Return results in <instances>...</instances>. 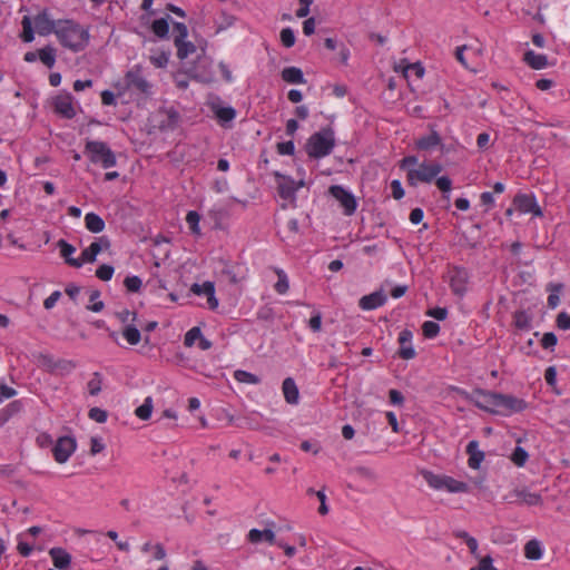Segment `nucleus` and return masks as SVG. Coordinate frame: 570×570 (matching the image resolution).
<instances>
[{"label": "nucleus", "instance_id": "1", "mask_svg": "<svg viewBox=\"0 0 570 570\" xmlns=\"http://www.w3.org/2000/svg\"><path fill=\"white\" fill-rule=\"evenodd\" d=\"M476 396L475 405L491 413L511 414L525 410L527 402L523 399L510 394L490 392L484 390H474Z\"/></svg>", "mask_w": 570, "mask_h": 570}, {"label": "nucleus", "instance_id": "2", "mask_svg": "<svg viewBox=\"0 0 570 570\" xmlns=\"http://www.w3.org/2000/svg\"><path fill=\"white\" fill-rule=\"evenodd\" d=\"M56 37L59 43L72 52H80L89 43V29L72 19H60Z\"/></svg>", "mask_w": 570, "mask_h": 570}, {"label": "nucleus", "instance_id": "3", "mask_svg": "<svg viewBox=\"0 0 570 570\" xmlns=\"http://www.w3.org/2000/svg\"><path fill=\"white\" fill-rule=\"evenodd\" d=\"M423 478L426 483L435 490L445 489L451 493H464L469 491V485L465 482L455 480L452 476L440 475L434 474L431 471H424Z\"/></svg>", "mask_w": 570, "mask_h": 570}, {"label": "nucleus", "instance_id": "4", "mask_svg": "<svg viewBox=\"0 0 570 570\" xmlns=\"http://www.w3.org/2000/svg\"><path fill=\"white\" fill-rule=\"evenodd\" d=\"M443 170V166L439 163H422L417 168L407 170V181L412 186L417 183H431Z\"/></svg>", "mask_w": 570, "mask_h": 570}, {"label": "nucleus", "instance_id": "5", "mask_svg": "<svg viewBox=\"0 0 570 570\" xmlns=\"http://www.w3.org/2000/svg\"><path fill=\"white\" fill-rule=\"evenodd\" d=\"M212 65V59L205 55L203 49V55L198 56L196 61L187 69V75L196 81L210 83L214 81Z\"/></svg>", "mask_w": 570, "mask_h": 570}, {"label": "nucleus", "instance_id": "6", "mask_svg": "<svg viewBox=\"0 0 570 570\" xmlns=\"http://www.w3.org/2000/svg\"><path fill=\"white\" fill-rule=\"evenodd\" d=\"M86 153L92 163H99L104 168H109L116 165L115 154L107 147V145H85Z\"/></svg>", "mask_w": 570, "mask_h": 570}, {"label": "nucleus", "instance_id": "7", "mask_svg": "<svg viewBox=\"0 0 570 570\" xmlns=\"http://www.w3.org/2000/svg\"><path fill=\"white\" fill-rule=\"evenodd\" d=\"M328 193L340 203L346 216L355 213L357 203L352 193L340 185L331 186Z\"/></svg>", "mask_w": 570, "mask_h": 570}, {"label": "nucleus", "instance_id": "8", "mask_svg": "<svg viewBox=\"0 0 570 570\" xmlns=\"http://www.w3.org/2000/svg\"><path fill=\"white\" fill-rule=\"evenodd\" d=\"M507 503H524L527 505H539L542 503V497L539 493L530 492L528 489H513L504 495Z\"/></svg>", "mask_w": 570, "mask_h": 570}, {"label": "nucleus", "instance_id": "9", "mask_svg": "<svg viewBox=\"0 0 570 570\" xmlns=\"http://www.w3.org/2000/svg\"><path fill=\"white\" fill-rule=\"evenodd\" d=\"M274 177L278 180L277 191L282 199L289 202L292 205L296 203V181L291 177L274 171Z\"/></svg>", "mask_w": 570, "mask_h": 570}, {"label": "nucleus", "instance_id": "10", "mask_svg": "<svg viewBox=\"0 0 570 570\" xmlns=\"http://www.w3.org/2000/svg\"><path fill=\"white\" fill-rule=\"evenodd\" d=\"M513 206L522 214L531 213L537 217H541L543 215L533 194H517L513 198Z\"/></svg>", "mask_w": 570, "mask_h": 570}, {"label": "nucleus", "instance_id": "11", "mask_svg": "<svg viewBox=\"0 0 570 570\" xmlns=\"http://www.w3.org/2000/svg\"><path fill=\"white\" fill-rule=\"evenodd\" d=\"M52 107L56 114L66 119H71L76 116L73 107V97L70 92H62L52 99Z\"/></svg>", "mask_w": 570, "mask_h": 570}, {"label": "nucleus", "instance_id": "12", "mask_svg": "<svg viewBox=\"0 0 570 570\" xmlns=\"http://www.w3.org/2000/svg\"><path fill=\"white\" fill-rule=\"evenodd\" d=\"M469 272L464 267L454 266L450 269V287L452 292L462 297L468 289Z\"/></svg>", "mask_w": 570, "mask_h": 570}, {"label": "nucleus", "instance_id": "13", "mask_svg": "<svg viewBox=\"0 0 570 570\" xmlns=\"http://www.w3.org/2000/svg\"><path fill=\"white\" fill-rule=\"evenodd\" d=\"M125 82L129 89L140 94H149L150 91V83L142 76V71L139 66H135L126 72Z\"/></svg>", "mask_w": 570, "mask_h": 570}, {"label": "nucleus", "instance_id": "14", "mask_svg": "<svg viewBox=\"0 0 570 570\" xmlns=\"http://www.w3.org/2000/svg\"><path fill=\"white\" fill-rule=\"evenodd\" d=\"M76 450V440L69 436H61L57 440L52 453L58 463H65Z\"/></svg>", "mask_w": 570, "mask_h": 570}, {"label": "nucleus", "instance_id": "15", "mask_svg": "<svg viewBox=\"0 0 570 570\" xmlns=\"http://www.w3.org/2000/svg\"><path fill=\"white\" fill-rule=\"evenodd\" d=\"M33 22L37 32L40 36H48L50 33L56 35V31L58 30V24L60 23V19L52 20L48 11L45 9L33 18Z\"/></svg>", "mask_w": 570, "mask_h": 570}, {"label": "nucleus", "instance_id": "16", "mask_svg": "<svg viewBox=\"0 0 570 570\" xmlns=\"http://www.w3.org/2000/svg\"><path fill=\"white\" fill-rule=\"evenodd\" d=\"M386 299L385 293L383 289H380L361 297L358 306L364 311H371L384 305Z\"/></svg>", "mask_w": 570, "mask_h": 570}, {"label": "nucleus", "instance_id": "17", "mask_svg": "<svg viewBox=\"0 0 570 570\" xmlns=\"http://www.w3.org/2000/svg\"><path fill=\"white\" fill-rule=\"evenodd\" d=\"M412 332L410 330H403L399 335V343L401 345L399 355L403 360H411L415 357V351L411 345Z\"/></svg>", "mask_w": 570, "mask_h": 570}, {"label": "nucleus", "instance_id": "18", "mask_svg": "<svg viewBox=\"0 0 570 570\" xmlns=\"http://www.w3.org/2000/svg\"><path fill=\"white\" fill-rule=\"evenodd\" d=\"M49 554L52 559L53 566L59 570H69L71 563V556L62 548H51Z\"/></svg>", "mask_w": 570, "mask_h": 570}, {"label": "nucleus", "instance_id": "19", "mask_svg": "<svg viewBox=\"0 0 570 570\" xmlns=\"http://www.w3.org/2000/svg\"><path fill=\"white\" fill-rule=\"evenodd\" d=\"M466 453L469 454V466L473 470L479 469L485 455L484 452L479 449V442L476 440H472L468 443Z\"/></svg>", "mask_w": 570, "mask_h": 570}, {"label": "nucleus", "instance_id": "20", "mask_svg": "<svg viewBox=\"0 0 570 570\" xmlns=\"http://www.w3.org/2000/svg\"><path fill=\"white\" fill-rule=\"evenodd\" d=\"M523 61L534 70H541L549 66L547 56L537 53L533 50H528L524 52Z\"/></svg>", "mask_w": 570, "mask_h": 570}, {"label": "nucleus", "instance_id": "21", "mask_svg": "<svg viewBox=\"0 0 570 570\" xmlns=\"http://www.w3.org/2000/svg\"><path fill=\"white\" fill-rule=\"evenodd\" d=\"M57 246L60 249L61 256L65 258L66 263L75 268L81 267V262L79 258H73L71 255L76 252L75 246L66 242L65 239H60L57 243Z\"/></svg>", "mask_w": 570, "mask_h": 570}, {"label": "nucleus", "instance_id": "22", "mask_svg": "<svg viewBox=\"0 0 570 570\" xmlns=\"http://www.w3.org/2000/svg\"><path fill=\"white\" fill-rule=\"evenodd\" d=\"M247 539L250 543L254 544H257L263 540L267 541L269 544L276 543L275 533L269 529H265L263 531L258 529H252L247 534Z\"/></svg>", "mask_w": 570, "mask_h": 570}, {"label": "nucleus", "instance_id": "23", "mask_svg": "<svg viewBox=\"0 0 570 570\" xmlns=\"http://www.w3.org/2000/svg\"><path fill=\"white\" fill-rule=\"evenodd\" d=\"M306 142H335V134L331 124L321 127L320 130L315 131Z\"/></svg>", "mask_w": 570, "mask_h": 570}, {"label": "nucleus", "instance_id": "24", "mask_svg": "<svg viewBox=\"0 0 570 570\" xmlns=\"http://www.w3.org/2000/svg\"><path fill=\"white\" fill-rule=\"evenodd\" d=\"M282 389H283L284 397L287 403L296 404L298 402V396H299L298 389L296 386L295 381L292 377H286L283 381Z\"/></svg>", "mask_w": 570, "mask_h": 570}, {"label": "nucleus", "instance_id": "25", "mask_svg": "<svg viewBox=\"0 0 570 570\" xmlns=\"http://www.w3.org/2000/svg\"><path fill=\"white\" fill-rule=\"evenodd\" d=\"M85 226L90 233L98 234L105 229L106 224L99 215L91 212L85 216Z\"/></svg>", "mask_w": 570, "mask_h": 570}, {"label": "nucleus", "instance_id": "26", "mask_svg": "<svg viewBox=\"0 0 570 570\" xmlns=\"http://www.w3.org/2000/svg\"><path fill=\"white\" fill-rule=\"evenodd\" d=\"M282 79L288 83H305L303 71L297 67H286L282 70Z\"/></svg>", "mask_w": 570, "mask_h": 570}, {"label": "nucleus", "instance_id": "27", "mask_svg": "<svg viewBox=\"0 0 570 570\" xmlns=\"http://www.w3.org/2000/svg\"><path fill=\"white\" fill-rule=\"evenodd\" d=\"M170 17L156 19L151 23V31L160 39H168Z\"/></svg>", "mask_w": 570, "mask_h": 570}, {"label": "nucleus", "instance_id": "28", "mask_svg": "<svg viewBox=\"0 0 570 570\" xmlns=\"http://www.w3.org/2000/svg\"><path fill=\"white\" fill-rule=\"evenodd\" d=\"M214 111H215V116H216L218 122L222 126H227V124H229L236 117V110L230 106H228V107L216 106L214 108Z\"/></svg>", "mask_w": 570, "mask_h": 570}, {"label": "nucleus", "instance_id": "29", "mask_svg": "<svg viewBox=\"0 0 570 570\" xmlns=\"http://www.w3.org/2000/svg\"><path fill=\"white\" fill-rule=\"evenodd\" d=\"M40 61L48 68H52L56 63L57 50L48 45L38 50Z\"/></svg>", "mask_w": 570, "mask_h": 570}, {"label": "nucleus", "instance_id": "30", "mask_svg": "<svg viewBox=\"0 0 570 570\" xmlns=\"http://www.w3.org/2000/svg\"><path fill=\"white\" fill-rule=\"evenodd\" d=\"M563 289L562 283H549L547 291L550 293L548 296V306L556 308L560 303L559 293Z\"/></svg>", "mask_w": 570, "mask_h": 570}, {"label": "nucleus", "instance_id": "31", "mask_svg": "<svg viewBox=\"0 0 570 570\" xmlns=\"http://www.w3.org/2000/svg\"><path fill=\"white\" fill-rule=\"evenodd\" d=\"M100 253L99 245L92 242L87 248L81 252L79 257V262H81V266L85 263H94L97 259V255Z\"/></svg>", "mask_w": 570, "mask_h": 570}, {"label": "nucleus", "instance_id": "32", "mask_svg": "<svg viewBox=\"0 0 570 570\" xmlns=\"http://www.w3.org/2000/svg\"><path fill=\"white\" fill-rule=\"evenodd\" d=\"M524 554L530 560H539L542 557L540 542L535 539L528 541L524 546Z\"/></svg>", "mask_w": 570, "mask_h": 570}, {"label": "nucleus", "instance_id": "33", "mask_svg": "<svg viewBox=\"0 0 570 570\" xmlns=\"http://www.w3.org/2000/svg\"><path fill=\"white\" fill-rule=\"evenodd\" d=\"M175 47L177 48V57L180 60L186 59L189 55L196 52V46L187 41L186 39L180 40V42H175Z\"/></svg>", "mask_w": 570, "mask_h": 570}, {"label": "nucleus", "instance_id": "34", "mask_svg": "<svg viewBox=\"0 0 570 570\" xmlns=\"http://www.w3.org/2000/svg\"><path fill=\"white\" fill-rule=\"evenodd\" d=\"M22 32L20 38L23 42L29 43L35 39V31L32 28V19L29 16H24L21 21Z\"/></svg>", "mask_w": 570, "mask_h": 570}, {"label": "nucleus", "instance_id": "35", "mask_svg": "<svg viewBox=\"0 0 570 570\" xmlns=\"http://www.w3.org/2000/svg\"><path fill=\"white\" fill-rule=\"evenodd\" d=\"M153 413V399L151 396H147L144 401V403L138 406L135 411V414L140 420H149Z\"/></svg>", "mask_w": 570, "mask_h": 570}, {"label": "nucleus", "instance_id": "36", "mask_svg": "<svg viewBox=\"0 0 570 570\" xmlns=\"http://www.w3.org/2000/svg\"><path fill=\"white\" fill-rule=\"evenodd\" d=\"M307 153L311 157L322 158L332 153L334 145H307Z\"/></svg>", "mask_w": 570, "mask_h": 570}, {"label": "nucleus", "instance_id": "37", "mask_svg": "<svg viewBox=\"0 0 570 570\" xmlns=\"http://www.w3.org/2000/svg\"><path fill=\"white\" fill-rule=\"evenodd\" d=\"M122 335L130 345H137L141 338L140 332L135 325H127L122 331Z\"/></svg>", "mask_w": 570, "mask_h": 570}, {"label": "nucleus", "instance_id": "38", "mask_svg": "<svg viewBox=\"0 0 570 570\" xmlns=\"http://www.w3.org/2000/svg\"><path fill=\"white\" fill-rule=\"evenodd\" d=\"M23 409V403L20 400H16L10 402L4 409H2L0 412L6 416V419L9 421L14 415L19 414Z\"/></svg>", "mask_w": 570, "mask_h": 570}, {"label": "nucleus", "instance_id": "39", "mask_svg": "<svg viewBox=\"0 0 570 570\" xmlns=\"http://www.w3.org/2000/svg\"><path fill=\"white\" fill-rule=\"evenodd\" d=\"M234 377L239 383H246V384H258L261 382L259 377L255 374H252L249 372L237 370L234 372Z\"/></svg>", "mask_w": 570, "mask_h": 570}, {"label": "nucleus", "instance_id": "40", "mask_svg": "<svg viewBox=\"0 0 570 570\" xmlns=\"http://www.w3.org/2000/svg\"><path fill=\"white\" fill-rule=\"evenodd\" d=\"M514 325L519 330H529L531 326V317L524 311H517L514 313Z\"/></svg>", "mask_w": 570, "mask_h": 570}, {"label": "nucleus", "instance_id": "41", "mask_svg": "<svg viewBox=\"0 0 570 570\" xmlns=\"http://www.w3.org/2000/svg\"><path fill=\"white\" fill-rule=\"evenodd\" d=\"M279 39L285 48H292L296 41L294 30L289 27L283 28L279 33Z\"/></svg>", "mask_w": 570, "mask_h": 570}, {"label": "nucleus", "instance_id": "42", "mask_svg": "<svg viewBox=\"0 0 570 570\" xmlns=\"http://www.w3.org/2000/svg\"><path fill=\"white\" fill-rule=\"evenodd\" d=\"M199 220L200 216L197 212L190 210L187 213L186 223L188 224V227L191 230V233L195 235L200 234Z\"/></svg>", "mask_w": 570, "mask_h": 570}, {"label": "nucleus", "instance_id": "43", "mask_svg": "<svg viewBox=\"0 0 570 570\" xmlns=\"http://www.w3.org/2000/svg\"><path fill=\"white\" fill-rule=\"evenodd\" d=\"M528 458H529L528 452L521 446H517L510 456L511 461L517 466H523L525 464V462L528 461Z\"/></svg>", "mask_w": 570, "mask_h": 570}, {"label": "nucleus", "instance_id": "44", "mask_svg": "<svg viewBox=\"0 0 570 570\" xmlns=\"http://www.w3.org/2000/svg\"><path fill=\"white\" fill-rule=\"evenodd\" d=\"M424 67L420 62L409 63L403 70L406 78L413 75L419 79L424 76Z\"/></svg>", "mask_w": 570, "mask_h": 570}, {"label": "nucleus", "instance_id": "45", "mask_svg": "<svg viewBox=\"0 0 570 570\" xmlns=\"http://www.w3.org/2000/svg\"><path fill=\"white\" fill-rule=\"evenodd\" d=\"M173 32H174V43L180 42V40L186 39L188 36L187 26L183 22H174L173 23Z\"/></svg>", "mask_w": 570, "mask_h": 570}, {"label": "nucleus", "instance_id": "46", "mask_svg": "<svg viewBox=\"0 0 570 570\" xmlns=\"http://www.w3.org/2000/svg\"><path fill=\"white\" fill-rule=\"evenodd\" d=\"M115 268L111 265L102 264L96 269V277L104 282H108L112 278Z\"/></svg>", "mask_w": 570, "mask_h": 570}, {"label": "nucleus", "instance_id": "47", "mask_svg": "<svg viewBox=\"0 0 570 570\" xmlns=\"http://www.w3.org/2000/svg\"><path fill=\"white\" fill-rule=\"evenodd\" d=\"M422 332L426 338H433L439 334L440 325L433 321H426L422 325Z\"/></svg>", "mask_w": 570, "mask_h": 570}, {"label": "nucleus", "instance_id": "48", "mask_svg": "<svg viewBox=\"0 0 570 570\" xmlns=\"http://www.w3.org/2000/svg\"><path fill=\"white\" fill-rule=\"evenodd\" d=\"M102 379L100 373L95 372L92 379L88 382V391L90 395H98L101 392Z\"/></svg>", "mask_w": 570, "mask_h": 570}, {"label": "nucleus", "instance_id": "49", "mask_svg": "<svg viewBox=\"0 0 570 570\" xmlns=\"http://www.w3.org/2000/svg\"><path fill=\"white\" fill-rule=\"evenodd\" d=\"M100 296V292L98 289H94L90 292L89 299L94 302L92 305H88L87 309L92 311L95 313H99L104 309L105 304L102 301H97Z\"/></svg>", "mask_w": 570, "mask_h": 570}, {"label": "nucleus", "instance_id": "50", "mask_svg": "<svg viewBox=\"0 0 570 570\" xmlns=\"http://www.w3.org/2000/svg\"><path fill=\"white\" fill-rule=\"evenodd\" d=\"M202 335L203 334H202V331L199 327L195 326V327L190 328L185 334V338H184L185 346L191 347L197 340L202 338Z\"/></svg>", "mask_w": 570, "mask_h": 570}, {"label": "nucleus", "instance_id": "51", "mask_svg": "<svg viewBox=\"0 0 570 570\" xmlns=\"http://www.w3.org/2000/svg\"><path fill=\"white\" fill-rule=\"evenodd\" d=\"M278 279L275 284V291L278 294H285L288 291L289 284L286 274L283 271H277Z\"/></svg>", "mask_w": 570, "mask_h": 570}, {"label": "nucleus", "instance_id": "52", "mask_svg": "<svg viewBox=\"0 0 570 570\" xmlns=\"http://www.w3.org/2000/svg\"><path fill=\"white\" fill-rule=\"evenodd\" d=\"M124 285L129 292L137 293L141 288L142 282L138 276H128L125 278Z\"/></svg>", "mask_w": 570, "mask_h": 570}, {"label": "nucleus", "instance_id": "53", "mask_svg": "<svg viewBox=\"0 0 570 570\" xmlns=\"http://www.w3.org/2000/svg\"><path fill=\"white\" fill-rule=\"evenodd\" d=\"M205 291H207V303H208V307L210 309H215L217 308L218 306V301L217 298L215 297V286H214V283L213 282H209L207 281V286L205 288Z\"/></svg>", "mask_w": 570, "mask_h": 570}, {"label": "nucleus", "instance_id": "54", "mask_svg": "<svg viewBox=\"0 0 570 570\" xmlns=\"http://www.w3.org/2000/svg\"><path fill=\"white\" fill-rule=\"evenodd\" d=\"M88 416L98 423H105L107 421L108 414L107 411L100 407H91L88 412Z\"/></svg>", "mask_w": 570, "mask_h": 570}, {"label": "nucleus", "instance_id": "55", "mask_svg": "<svg viewBox=\"0 0 570 570\" xmlns=\"http://www.w3.org/2000/svg\"><path fill=\"white\" fill-rule=\"evenodd\" d=\"M355 472L358 476L367 481L375 482L377 480V474L370 468L358 466L355 469Z\"/></svg>", "mask_w": 570, "mask_h": 570}, {"label": "nucleus", "instance_id": "56", "mask_svg": "<svg viewBox=\"0 0 570 570\" xmlns=\"http://www.w3.org/2000/svg\"><path fill=\"white\" fill-rule=\"evenodd\" d=\"M557 343H558V338H557L556 334L552 332L544 333L541 338V346L546 350L552 348L553 346L557 345Z\"/></svg>", "mask_w": 570, "mask_h": 570}, {"label": "nucleus", "instance_id": "57", "mask_svg": "<svg viewBox=\"0 0 570 570\" xmlns=\"http://www.w3.org/2000/svg\"><path fill=\"white\" fill-rule=\"evenodd\" d=\"M169 60V55L166 52H160L157 56H150L151 63L157 68H164L167 66Z\"/></svg>", "mask_w": 570, "mask_h": 570}, {"label": "nucleus", "instance_id": "58", "mask_svg": "<svg viewBox=\"0 0 570 570\" xmlns=\"http://www.w3.org/2000/svg\"><path fill=\"white\" fill-rule=\"evenodd\" d=\"M557 327L560 330H569L570 328V315L566 312H561L558 314L556 318Z\"/></svg>", "mask_w": 570, "mask_h": 570}, {"label": "nucleus", "instance_id": "59", "mask_svg": "<svg viewBox=\"0 0 570 570\" xmlns=\"http://www.w3.org/2000/svg\"><path fill=\"white\" fill-rule=\"evenodd\" d=\"M77 366L76 362L71 360H59L55 363L53 367L63 372H70Z\"/></svg>", "mask_w": 570, "mask_h": 570}, {"label": "nucleus", "instance_id": "60", "mask_svg": "<svg viewBox=\"0 0 570 570\" xmlns=\"http://www.w3.org/2000/svg\"><path fill=\"white\" fill-rule=\"evenodd\" d=\"M302 4L301 8L296 10L297 18H305L309 14V6L313 3V0H298Z\"/></svg>", "mask_w": 570, "mask_h": 570}, {"label": "nucleus", "instance_id": "61", "mask_svg": "<svg viewBox=\"0 0 570 570\" xmlns=\"http://www.w3.org/2000/svg\"><path fill=\"white\" fill-rule=\"evenodd\" d=\"M428 315L438 321H443L448 316V309L443 307H434L428 311Z\"/></svg>", "mask_w": 570, "mask_h": 570}, {"label": "nucleus", "instance_id": "62", "mask_svg": "<svg viewBox=\"0 0 570 570\" xmlns=\"http://www.w3.org/2000/svg\"><path fill=\"white\" fill-rule=\"evenodd\" d=\"M544 380L549 386H554L557 383V370L554 366H549L544 372Z\"/></svg>", "mask_w": 570, "mask_h": 570}, {"label": "nucleus", "instance_id": "63", "mask_svg": "<svg viewBox=\"0 0 570 570\" xmlns=\"http://www.w3.org/2000/svg\"><path fill=\"white\" fill-rule=\"evenodd\" d=\"M61 296V293L59 291H55L53 293H51L45 301H43V307L46 309H50L52 308L56 303L58 302V299L60 298Z\"/></svg>", "mask_w": 570, "mask_h": 570}, {"label": "nucleus", "instance_id": "64", "mask_svg": "<svg viewBox=\"0 0 570 570\" xmlns=\"http://www.w3.org/2000/svg\"><path fill=\"white\" fill-rule=\"evenodd\" d=\"M438 188L444 193L450 191L452 187V181L449 177L442 176L439 177L435 181Z\"/></svg>", "mask_w": 570, "mask_h": 570}]
</instances>
